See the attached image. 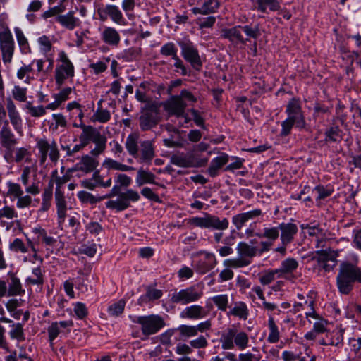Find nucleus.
<instances>
[{
	"mask_svg": "<svg viewBox=\"0 0 361 361\" xmlns=\"http://www.w3.org/2000/svg\"><path fill=\"white\" fill-rule=\"evenodd\" d=\"M80 128L82 130L79 136L80 142H82L85 146L89 145L90 142L95 144V147L90 152L91 155L97 157L102 154L106 149V137L92 126H87L83 123H80Z\"/></svg>",
	"mask_w": 361,
	"mask_h": 361,
	"instance_id": "f257e3e1",
	"label": "nucleus"
},
{
	"mask_svg": "<svg viewBox=\"0 0 361 361\" xmlns=\"http://www.w3.org/2000/svg\"><path fill=\"white\" fill-rule=\"evenodd\" d=\"M355 281L361 283V269L350 263H342L337 276L340 292L344 294L349 293Z\"/></svg>",
	"mask_w": 361,
	"mask_h": 361,
	"instance_id": "f03ea898",
	"label": "nucleus"
},
{
	"mask_svg": "<svg viewBox=\"0 0 361 361\" xmlns=\"http://www.w3.org/2000/svg\"><path fill=\"white\" fill-rule=\"evenodd\" d=\"M120 188L115 185L110 193L103 196L104 199L109 198L118 195L116 200H111L106 202V207L108 209H115L118 212L125 210L130 206V201L137 202L140 200L139 193L132 189L127 190L124 192H120Z\"/></svg>",
	"mask_w": 361,
	"mask_h": 361,
	"instance_id": "7ed1b4c3",
	"label": "nucleus"
},
{
	"mask_svg": "<svg viewBox=\"0 0 361 361\" xmlns=\"http://www.w3.org/2000/svg\"><path fill=\"white\" fill-rule=\"evenodd\" d=\"M220 342L223 350H232L236 347L239 350H244L249 347V336L235 328H228L221 335Z\"/></svg>",
	"mask_w": 361,
	"mask_h": 361,
	"instance_id": "20e7f679",
	"label": "nucleus"
},
{
	"mask_svg": "<svg viewBox=\"0 0 361 361\" xmlns=\"http://www.w3.org/2000/svg\"><path fill=\"white\" fill-rule=\"evenodd\" d=\"M0 49L4 63H11L14 52V41L9 28L0 25Z\"/></svg>",
	"mask_w": 361,
	"mask_h": 361,
	"instance_id": "39448f33",
	"label": "nucleus"
},
{
	"mask_svg": "<svg viewBox=\"0 0 361 361\" xmlns=\"http://www.w3.org/2000/svg\"><path fill=\"white\" fill-rule=\"evenodd\" d=\"M134 322L141 325L142 332L146 336L156 334L165 325L162 317L155 314L138 317Z\"/></svg>",
	"mask_w": 361,
	"mask_h": 361,
	"instance_id": "423d86ee",
	"label": "nucleus"
},
{
	"mask_svg": "<svg viewBox=\"0 0 361 361\" xmlns=\"http://www.w3.org/2000/svg\"><path fill=\"white\" fill-rule=\"evenodd\" d=\"M59 61L61 64L56 68L55 80L60 87L66 80L74 76V67L64 51L59 53Z\"/></svg>",
	"mask_w": 361,
	"mask_h": 361,
	"instance_id": "0eeeda50",
	"label": "nucleus"
},
{
	"mask_svg": "<svg viewBox=\"0 0 361 361\" xmlns=\"http://www.w3.org/2000/svg\"><path fill=\"white\" fill-rule=\"evenodd\" d=\"M37 147L39 151V159L40 164H44L46 162L47 155H49L52 162L56 163L58 161L60 154L57 144L54 140L49 143L45 139L37 140Z\"/></svg>",
	"mask_w": 361,
	"mask_h": 361,
	"instance_id": "6e6552de",
	"label": "nucleus"
},
{
	"mask_svg": "<svg viewBox=\"0 0 361 361\" xmlns=\"http://www.w3.org/2000/svg\"><path fill=\"white\" fill-rule=\"evenodd\" d=\"M193 226L201 228H212L218 230H225L228 227V221L224 218L221 220L216 216L207 215L204 217H193L189 220Z\"/></svg>",
	"mask_w": 361,
	"mask_h": 361,
	"instance_id": "1a4fd4ad",
	"label": "nucleus"
},
{
	"mask_svg": "<svg viewBox=\"0 0 361 361\" xmlns=\"http://www.w3.org/2000/svg\"><path fill=\"white\" fill-rule=\"evenodd\" d=\"M202 295V291L197 290L194 286H190L175 291L171 295V301L173 303L186 305L197 301Z\"/></svg>",
	"mask_w": 361,
	"mask_h": 361,
	"instance_id": "9d476101",
	"label": "nucleus"
},
{
	"mask_svg": "<svg viewBox=\"0 0 361 361\" xmlns=\"http://www.w3.org/2000/svg\"><path fill=\"white\" fill-rule=\"evenodd\" d=\"M160 116L156 107L150 106L143 109L139 118L140 127L142 130H149L158 124Z\"/></svg>",
	"mask_w": 361,
	"mask_h": 361,
	"instance_id": "9b49d317",
	"label": "nucleus"
},
{
	"mask_svg": "<svg viewBox=\"0 0 361 361\" xmlns=\"http://www.w3.org/2000/svg\"><path fill=\"white\" fill-rule=\"evenodd\" d=\"M302 229L305 233L314 238L315 246L317 249H322L326 246L327 239V231L319 225H302Z\"/></svg>",
	"mask_w": 361,
	"mask_h": 361,
	"instance_id": "f8f14e48",
	"label": "nucleus"
},
{
	"mask_svg": "<svg viewBox=\"0 0 361 361\" xmlns=\"http://www.w3.org/2000/svg\"><path fill=\"white\" fill-rule=\"evenodd\" d=\"M186 106V102L183 101L181 97H178V96H176L173 97L164 104V109L169 112V114L175 115L177 117L184 118L185 122L188 123L190 118L185 113V109Z\"/></svg>",
	"mask_w": 361,
	"mask_h": 361,
	"instance_id": "ddd939ff",
	"label": "nucleus"
},
{
	"mask_svg": "<svg viewBox=\"0 0 361 361\" xmlns=\"http://www.w3.org/2000/svg\"><path fill=\"white\" fill-rule=\"evenodd\" d=\"M180 45L183 58L188 61L194 68L199 70L202 67V63L197 49L195 48L191 42H181Z\"/></svg>",
	"mask_w": 361,
	"mask_h": 361,
	"instance_id": "4468645a",
	"label": "nucleus"
},
{
	"mask_svg": "<svg viewBox=\"0 0 361 361\" xmlns=\"http://www.w3.org/2000/svg\"><path fill=\"white\" fill-rule=\"evenodd\" d=\"M288 117L296 121V127L303 128L305 126L304 116L301 110L300 102L298 99L293 98L288 104L286 108Z\"/></svg>",
	"mask_w": 361,
	"mask_h": 361,
	"instance_id": "2eb2a0df",
	"label": "nucleus"
},
{
	"mask_svg": "<svg viewBox=\"0 0 361 361\" xmlns=\"http://www.w3.org/2000/svg\"><path fill=\"white\" fill-rule=\"evenodd\" d=\"M98 16L101 20H106L109 17L112 21L117 24H121L123 19V14L118 6L108 4L97 11Z\"/></svg>",
	"mask_w": 361,
	"mask_h": 361,
	"instance_id": "dca6fc26",
	"label": "nucleus"
},
{
	"mask_svg": "<svg viewBox=\"0 0 361 361\" xmlns=\"http://www.w3.org/2000/svg\"><path fill=\"white\" fill-rule=\"evenodd\" d=\"M155 157L154 143L152 140H144L140 142L138 156L140 162L150 164Z\"/></svg>",
	"mask_w": 361,
	"mask_h": 361,
	"instance_id": "f3484780",
	"label": "nucleus"
},
{
	"mask_svg": "<svg viewBox=\"0 0 361 361\" xmlns=\"http://www.w3.org/2000/svg\"><path fill=\"white\" fill-rule=\"evenodd\" d=\"M221 37L224 39H227L231 42L238 44H245L248 40L247 38H244L243 36L241 26H235L231 28H223L221 30Z\"/></svg>",
	"mask_w": 361,
	"mask_h": 361,
	"instance_id": "a211bd4d",
	"label": "nucleus"
},
{
	"mask_svg": "<svg viewBox=\"0 0 361 361\" xmlns=\"http://www.w3.org/2000/svg\"><path fill=\"white\" fill-rule=\"evenodd\" d=\"M0 142L2 147L9 151H11L18 142L14 134L9 128L7 121L0 132Z\"/></svg>",
	"mask_w": 361,
	"mask_h": 361,
	"instance_id": "6ab92c4d",
	"label": "nucleus"
},
{
	"mask_svg": "<svg viewBox=\"0 0 361 361\" xmlns=\"http://www.w3.org/2000/svg\"><path fill=\"white\" fill-rule=\"evenodd\" d=\"M262 214V210L256 209L250 212L240 213L233 216L232 222L238 230L242 228L244 224L250 219H253Z\"/></svg>",
	"mask_w": 361,
	"mask_h": 361,
	"instance_id": "aec40b11",
	"label": "nucleus"
},
{
	"mask_svg": "<svg viewBox=\"0 0 361 361\" xmlns=\"http://www.w3.org/2000/svg\"><path fill=\"white\" fill-rule=\"evenodd\" d=\"M281 231V240L283 245H286L293 240L294 235L298 232V227L292 223H282L279 225Z\"/></svg>",
	"mask_w": 361,
	"mask_h": 361,
	"instance_id": "412c9836",
	"label": "nucleus"
},
{
	"mask_svg": "<svg viewBox=\"0 0 361 361\" xmlns=\"http://www.w3.org/2000/svg\"><path fill=\"white\" fill-rule=\"evenodd\" d=\"M102 39L110 46H118L121 37L118 32L115 28L106 27L102 32Z\"/></svg>",
	"mask_w": 361,
	"mask_h": 361,
	"instance_id": "4be33fe9",
	"label": "nucleus"
},
{
	"mask_svg": "<svg viewBox=\"0 0 361 361\" xmlns=\"http://www.w3.org/2000/svg\"><path fill=\"white\" fill-rule=\"evenodd\" d=\"M9 279L8 280V297L21 295L25 293V290L23 289L20 280L16 274L10 273L8 274Z\"/></svg>",
	"mask_w": 361,
	"mask_h": 361,
	"instance_id": "5701e85b",
	"label": "nucleus"
},
{
	"mask_svg": "<svg viewBox=\"0 0 361 361\" xmlns=\"http://www.w3.org/2000/svg\"><path fill=\"white\" fill-rule=\"evenodd\" d=\"M56 20L62 26L71 30L80 25V20L74 16L73 11L68 12L65 15L58 16Z\"/></svg>",
	"mask_w": 361,
	"mask_h": 361,
	"instance_id": "b1692460",
	"label": "nucleus"
},
{
	"mask_svg": "<svg viewBox=\"0 0 361 361\" xmlns=\"http://www.w3.org/2000/svg\"><path fill=\"white\" fill-rule=\"evenodd\" d=\"M98 166V161L93 157L85 155L82 157L80 161L77 164L75 170H78L86 173L93 171Z\"/></svg>",
	"mask_w": 361,
	"mask_h": 361,
	"instance_id": "393cba45",
	"label": "nucleus"
},
{
	"mask_svg": "<svg viewBox=\"0 0 361 361\" xmlns=\"http://www.w3.org/2000/svg\"><path fill=\"white\" fill-rule=\"evenodd\" d=\"M55 200L56 204L57 207V214L58 217L63 221L67 210L66 201L65 200V197L63 192L59 188H56L55 191Z\"/></svg>",
	"mask_w": 361,
	"mask_h": 361,
	"instance_id": "a878e982",
	"label": "nucleus"
},
{
	"mask_svg": "<svg viewBox=\"0 0 361 361\" xmlns=\"http://www.w3.org/2000/svg\"><path fill=\"white\" fill-rule=\"evenodd\" d=\"M338 256V253L330 249L319 250L315 252V255L312 257V260H316L319 264L324 262H334Z\"/></svg>",
	"mask_w": 361,
	"mask_h": 361,
	"instance_id": "bb28decb",
	"label": "nucleus"
},
{
	"mask_svg": "<svg viewBox=\"0 0 361 361\" xmlns=\"http://www.w3.org/2000/svg\"><path fill=\"white\" fill-rule=\"evenodd\" d=\"M205 312L202 307L200 305H191L185 308L180 313L182 318L198 319L204 317Z\"/></svg>",
	"mask_w": 361,
	"mask_h": 361,
	"instance_id": "cd10ccee",
	"label": "nucleus"
},
{
	"mask_svg": "<svg viewBox=\"0 0 361 361\" xmlns=\"http://www.w3.org/2000/svg\"><path fill=\"white\" fill-rule=\"evenodd\" d=\"M140 140V135L137 133H130L126 138V147L128 153L134 157L138 156L139 147L138 143Z\"/></svg>",
	"mask_w": 361,
	"mask_h": 361,
	"instance_id": "c85d7f7f",
	"label": "nucleus"
},
{
	"mask_svg": "<svg viewBox=\"0 0 361 361\" xmlns=\"http://www.w3.org/2000/svg\"><path fill=\"white\" fill-rule=\"evenodd\" d=\"M228 161V156L226 154H223L219 157L214 158L210 164L208 168V173L214 177L217 174V171Z\"/></svg>",
	"mask_w": 361,
	"mask_h": 361,
	"instance_id": "c756f323",
	"label": "nucleus"
},
{
	"mask_svg": "<svg viewBox=\"0 0 361 361\" xmlns=\"http://www.w3.org/2000/svg\"><path fill=\"white\" fill-rule=\"evenodd\" d=\"M7 110L10 121L16 129L20 128L22 120L11 99L7 102Z\"/></svg>",
	"mask_w": 361,
	"mask_h": 361,
	"instance_id": "7c9ffc66",
	"label": "nucleus"
},
{
	"mask_svg": "<svg viewBox=\"0 0 361 361\" xmlns=\"http://www.w3.org/2000/svg\"><path fill=\"white\" fill-rule=\"evenodd\" d=\"M75 171V169H68L65 174L62 176H59L58 174L57 170H54L51 175V180L49 182V185L53 186V183L54 182L56 184V188L61 189V187L70 180L71 178V172Z\"/></svg>",
	"mask_w": 361,
	"mask_h": 361,
	"instance_id": "2f4dec72",
	"label": "nucleus"
},
{
	"mask_svg": "<svg viewBox=\"0 0 361 361\" xmlns=\"http://www.w3.org/2000/svg\"><path fill=\"white\" fill-rule=\"evenodd\" d=\"M298 262L293 258H287L281 262V267L277 269L279 276L286 274H291L297 269Z\"/></svg>",
	"mask_w": 361,
	"mask_h": 361,
	"instance_id": "473e14b6",
	"label": "nucleus"
},
{
	"mask_svg": "<svg viewBox=\"0 0 361 361\" xmlns=\"http://www.w3.org/2000/svg\"><path fill=\"white\" fill-rule=\"evenodd\" d=\"M155 175L152 172L143 169H140L137 171L136 183L138 186H141L146 183L157 184L155 183Z\"/></svg>",
	"mask_w": 361,
	"mask_h": 361,
	"instance_id": "72a5a7b5",
	"label": "nucleus"
},
{
	"mask_svg": "<svg viewBox=\"0 0 361 361\" xmlns=\"http://www.w3.org/2000/svg\"><path fill=\"white\" fill-rule=\"evenodd\" d=\"M238 254L243 257H253L257 255L258 248L245 242H240L237 247Z\"/></svg>",
	"mask_w": 361,
	"mask_h": 361,
	"instance_id": "f704fd0d",
	"label": "nucleus"
},
{
	"mask_svg": "<svg viewBox=\"0 0 361 361\" xmlns=\"http://www.w3.org/2000/svg\"><path fill=\"white\" fill-rule=\"evenodd\" d=\"M257 9L262 13H267V8L271 11H276L280 8L277 0H256Z\"/></svg>",
	"mask_w": 361,
	"mask_h": 361,
	"instance_id": "c9c22d12",
	"label": "nucleus"
},
{
	"mask_svg": "<svg viewBox=\"0 0 361 361\" xmlns=\"http://www.w3.org/2000/svg\"><path fill=\"white\" fill-rule=\"evenodd\" d=\"M205 262L200 261L198 270L202 274H204L209 270L213 269L216 264V260L213 254H205Z\"/></svg>",
	"mask_w": 361,
	"mask_h": 361,
	"instance_id": "e433bc0d",
	"label": "nucleus"
},
{
	"mask_svg": "<svg viewBox=\"0 0 361 361\" xmlns=\"http://www.w3.org/2000/svg\"><path fill=\"white\" fill-rule=\"evenodd\" d=\"M103 166L107 168L108 169H114L121 171H128L133 169L132 166L121 164L117 161H115L110 158H106L104 161Z\"/></svg>",
	"mask_w": 361,
	"mask_h": 361,
	"instance_id": "4c0bfd02",
	"label": "nucleus"
},
{
	"mask_svg": "<svg viewBox=\"0 0 361 361\" xmlns=\"http://www.w3.org/2000/svg\"><path fill=\"white\" fill-rule=\"evenodd\" d=\"M26 283L32 285L42 286L44 283V276L40 267L32 269V274L26 279Z\"/></svg>",
	"mask_w": 361,
	"mask_h": 361,
	"instance_id": "58836bf2",
	"label": "nucleus"
},
{
	"mask_svg": "<svg viewBox=\"0 0 361 361\" xmlns=\"http://www.w3.org/2000/svg\"><path fill=\"white\" fill-rule=\"evenodd\" d=\"M268 326L269 334L267 337V341L269 343H275L279 341L280 338L279 331L277 326L276 325L274 318L270 317L268 321Z\"/></svg>",
	"mask_w": 361,
	"mask_h": 361,
	"instance_id": "ea45409f",
	"label": "nucleus"
},
{
	"mask_svg": "<svg viewBox=\"0 0 361 361\" xmlns=\"http://www.w3.org/2000/svg\"><path fill=\"white\" fill-rule=\"evenodd\" d=\"M52 199V185H49L46 188L42 195V206L39 209L40 212H47L51 207Z\"/></svg>",
	"mask_w": 361,
	"mask_h": 361,
	"instance_id": "a19ab883",
	"label": "nucleus"
},
{
	"mask_svg": "<svg viewBox=\"0 0 361 361\" xmlns=\"http://www.w3.org/2000/svg\"><path fill=\"white\" fill-rule=\"evenodd\" d=\"M211 300L221 311H226L228 304V296L226 294L217 295L211 298Z\"/></svg>",
	"mask_w": 361,
	"mask_h": 361,
	"instance_id": "79ce46f5",
	"label": "nucleus"
},
{
	"mask_svg": "<svg viewBox=\"0 0 361 361\" xmlns=\"http://www.w3.org/2000/svg\"><path fill=\"white\" fill-rule=\"evenodd\" d=\"M78 197L82 203H90L91 204H94L104 200V197H95L92 194L86 191L79 192L78 193Z\"/></svg>",
	"mask_w": 361,
	"mask_h": 361,
	"instance_id": "37998d69",
	"label": "nucleus"
},
{
	"mask_svg": "<svg viewBox=\"0 0 361 361\" xmlns=\"http://www.w3.org/2000/svg\"><path fill=\"white\" fill-rule=\"evenodd\" d=\"M171 163L180 167H189L192 166L191 161L184 154L172 155Z\"/></svg>",
	"mask_w": 361,
	"mask_h": 361,
	"instance_id": "c03bdc74",
	"label": "nucleus"
},
{
	"mask_svg": "<svg viewBox=\"0 0 361 361\" xmlns=\"http://www.w3.org/2000/svg\"><path fill=\"white\" fill-rule=\"evenodd\" d=\"M250 264V261L245 258H235L226 259L224 262V265L230 268H240L247 266Z\"/></svg>",
	"mask_w": 361,
	"mask_h": 361,
	"instance_id": "a18cd8bd",
	"label": "nucleus"
},
{
	"mask_svg": "<svg viewBox=\"0 0 361 361\" xmlns=\"http://www.w3.org/2000/svg\"><path fill=\"white\" fill-rule=\"evenodd\" d=\"M218 6L217 2H215L214 0H208L200 8H195V11L201 14H209L215 12Z\"/></svg>",
	"mask_w": 361,
	"mask_h": 361,
	"instance_id": "49530a36",
	"label": "nucleus"
},
{
	"mask_svg": "<svg viewBox=\"0 0 361 361\" xmlns=\"http://www.w3.org/2000/svg\"><path fill=\"white\" fill-rule=\"evenodd\" d=\"M23 159H25L26 162H30L31 152L29 149L26 147L18 148L15 152V161L18 163L22 161Z\"/></svg>",
	"mask_w": 361,
	"mask_h": 361,
	"instance_id": "de8ad7c7",
	"label": "nucleus"
},
{
	"mask_svg": "<svg viewBox=\"0 0 361 361\" xmlns=\"http://www.w3.org/2000/svg\"><path fill=\"white\" fill-rule=\"evenodd\" d=\"M125 305V300H120L108 307V312L113 317H118L123 312Z\"/></svg>",
	"mask_w": 361,
	"mask_h": 361,
	"instance_id": "09e8293b",
	"label": "nucleus"
},
{
	"mask_svg": "<svg viewBox=\"0 0 361 361\" xmlns=\"http://www.w3.org/2000/svg\"><path fill=\"white\" fill-rule=\"evenodd\" d=\"M9 249L15 252L26 253L28 252V246L20 238H16L9 245Z\"/></svg>",
	"mask_w": 361,
	"mask_h": 361,
	"instance_id": "8fccbe9b",
	"label": "nucleus"
},
{
	"mask_svg": "<svg viewBox=\"0 0 361 361\" xmlns=\"http://www.w3.org/2000/svg\"><path fill=\"white\" fill-rule=\"evenodd\" d=\"M229 314L246 319L247 315V310L245 304L240 302L236 304L235 306L229 312Z\"/></svg>",
	"mask_w": 361,
	"mask_h": 361,
	"instance_id": "3c124183",
	"label": "nucleus"
},
{
	"mask_svg": "<svg viewBox=\"0 0 361 361\" xmlns=\"http://www.w3.org/2000/svg\"><path fill=\"white\" fill-rule=\"evenodd\" d=\"M18 213L13 207L6 205L0 209V219L5 218L11 220L18 218Z\"/></svg>",
	"mask_w": 361,
	"mask_h": 361,
	"instance_id": "603ef678",
	"label": "nucleus"
},
{
	"mask_svg": "<svg viewBox=\"0 0 361 361\" xmlns=\"http://www.w3.org/2000/svg\"><path fill=\"white\" fill-rule=\"evenodd\" d=\"M10 336L12 338L17 339L19 341H24L25 336L22 324L20 323L13 324L10 331Z\"/></svg>",
	"mask_w": 361,
	"mask_h": 361,
	"instance_id": "864d4df0",
	"label": "nucleus"
},
{
	"mask_svg": "<svg viewBox=\"0 0 361 361\" xmlns=\"http://www.w3.org/2000/svg\"><path fill=\"white\" fill-rule=\"evenodd\" d=\"M162 55L166 56H171L173 59L178 56L177 49L175 44L172 42H169L164 44L160 50Z\"/></svg>",
	"mask_w": 361,
	"mask_h": 361,
	"instance_id": "5fc2aeb1",
	"label": "nucleus"
},
{
	"mask_svg": "<svg viewBox=\"0 0 361 361\" xmlns=\"http://www.w3.org/2000/svg\"><path fill=\"white\" fill-rule=\"evenodd\" d=\"M7 194L15 198H18L23 195V191L18 183L8 182Z\"/></svg>",
	"mask_w": 361,
	"mask_h": 361,
	"instance_id": "6e6d98bb",
	"label": "nucleus"
},
{
	"mask_svg": "<svg viewBox=\"0 0 361 361\" xmlns=\"http://www.w3.org/2000/svg\"><path fill=\"white\" fill-rule=\"evenodd\" d=\"M242 33H245L248 37L257 39L260 36V31L258 25L251 27L250 25L241 26Z\"/></svg>",
	"mask_w": 361,
	"mask_h": 361,
	"instance_id": "4d7b16f0",
	"label": "nucleus"
},
{
	"mask_svg": "<svg viewBox=\"0 0 361 361\" xmlns=\"http://www.w3.org/2000/svg\"><path fill=\"white\" fill-rule=\"evenodd\" d=\"M279 227L265 228L263 234H257L259 237H264L271 240H275L279 235Z\"/></svg>",
	"mask_w": 361,
	"mask_h": 361,
	"instance_id": "13d9d810",
	"label": "nucleus"
},
{
	"mask_svg": "<svg viewBox=\"0 0 361 361\" xmlns=\"http://www.w3.org/2000/svg\"><path fill=\"white\" fill-rule=\"evenodd\" d=\"M94 118L100 123H106L111 118L110 112L106 109H98L94 114Z\"/></svg>",
	"mask_w": 361,
	"mask_h": 361,
	"instance_id": "bf43d9fd",
	"label": "nucleus"
},
{
	"mask_svg": "<svg viewBox=\"0 0 361 361\" xmlns=\"http://www.w3.org/2000/svg\"><path fill=\"white\" fill-rule=\"evenodd\" d=\"M279 276L277 269L271 270L265 272L260 278L259 281L262 285H268L271 283L275 279L276 275Z\"/></svg>",
	"mask_w": 361,
	"mask_h": 361,
	"instance_id": "052dcab7",
	"label": "nucleus"
},
{
	"mask_svg": "<svg viewBox=\"0 0 361 361\" xmlns=\"http://www.w3.org/2000/svg\"><path fill=\"white\" fill-rule=\"evenodd\" d=\"M92 180L94 181L97 187L100 186L102 188H109L111 185L112 183L111 178H109L106 181H104L99 171H95L93 173Z\"/></svg>",
	"mask_w": 361,
	"mask_h": 361,
	"instance_id": "680f3d73",
	"label": "nucleus"
},
{
	"mask_svg": "<svg viewBox=\"0 0 361 361\" xmlns=\"http://www.w3.org/2000/svg\"><path fill=\"white\" fill-rule=\"evenodd\" d=\"M55 123L51 125V128L57 130L59 127L65 128L67 125L65 117L61 114H54L52 116Z\"/></svg>",
	"mask_w": 361,
	"mask_h": 361,
	"instance_id": "e2e57ef3",
	"label": "nucleus"
},
{
	"mask_svg": "<svg viewBox=\"0 0 361 361\" xmlns=\"http://www.w3.org/2000/svg\"><path fill=\"white\" fill-rule=\"evenodd\" d=\"M294 125L296 126V121L288 117L284 121L282 122L281 135L283 136L288 135L290 133L291 128Z\"/></svg>",
	"mask_w": 361,
	"mask_h": 361,
	"instance_id": "0e129e2a",
	"label": "nucleus"
},
{
	"mask_svg": "<svg viewBox=\"0 0 361 361\" xmlns=\"http://www.w3.org/2000/svg\"><path fill=\"white\" fill-rule=\"evenodd\" d=\"M182 336L191 337L197 334L195 326L182 325L178 328Z\"/></svg>",
	"mask_w": 361,
	"mask_h": 361,
	"instance_id": "69168bd1",
	"label": "nucleus"
},
{
	"mask_svg": "<svg viewBox=\"0 0 361 361\" xmlns=\"http://www.w3.org/2000/svg\"><path fill=\"white\" fill-rule=\"evenodd\" d=\"M17 199H18V200L16 202V207L19 209H23V208L30 207L31 205L32 201V197L28 195H26L24 196L21 195L20 197H19Z\"/></svg>",
	"mask_w": 361,
	"mask_h": 361,
	"instance_id": "338daca9",
	"label": "nucleus"
},
{
	"mask_svg": "<svg viewBox=\"0 0 361 361\" xmlns=\"http://www.w3.org/2000/svg\"><path fill=\"white\" fill-rule=\"evenodd\" d=\"M49 338L51 342L57 336L61 333V328L57 324V322H53L48 328Z\"/></svg>",
	"mask_w": 361,
	"mask_h": 361,
	"instance_id": "774afa93",
	"label": "nucleus"
}]
</instances>
